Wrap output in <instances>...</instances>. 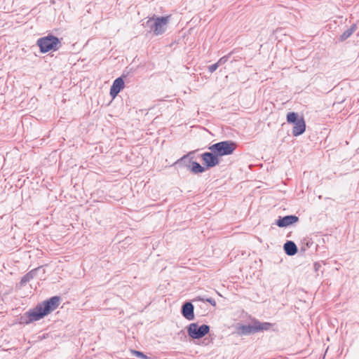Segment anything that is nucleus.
I'll use <instances>...</instances> for the list:
<instances>
[{
    "mask_svg": "<svg viewBox=\"0 0 359 359\" xmlns=\"http://www.w3.org/2000/svg\"><path fill=\"white\" fill-rule=\"evenodd\" d=\"M60 297L53 296L40 304H38L33 309L29 310L20 318V323L29 324L33 321H37L55 310L60 305Z\"/></svg>",
    "mask_w": 359,
    "mask_h": 359,
    "instance_id": "1",
    "label": "nucleus"
},
{
    "mask_svg": "<svg viewBox=\"0 0 359 359\" xmlns=\"http://www.w3.org/2000/svg\"><path fill=\"white\" fill-rule=\"evenodd\" d=\"M170 15L155 17L149 18L144 26L150 33H153L156 36L163 34L167 29L168 24L170 20Z\"/></svg>",
    "mask_w": 359,
    "mask_h": 359,
    "instance_id": "2",
    "label": "nucleus"
},
{
    "mask_svg": "<svg viewBox=\"0 0 359 359\" xmlns=\"http://www.w3.org/2000/svg\"><path fill=\"white\" fill-rule=\"evenodd\" d=\"M236 143L234 142L226 140L209 146L208 149L215 153L216 155L219 157L233 154L236 150Z\"/></svg>",
    "mask_w": 359,
    "mask_h": 359,
    "instance_id": "3",
    "label": "nucleus"
},
{
    "mask_svg": "<svg viewBox=\"0 0 359 359\" xmlns=\"http://www.w3.org/2000/svg\"><path fill=\"white\" fill-rule=\"evenodd\" d=\"M252 325H243L238 328L240 334L248 335L251 333H256L260 331L269 330L272 324L268 322L261 323L257 319L252 320Z\"/></svg>",
    "mask_w": 359,
    "mask_h": 359,
    "instance_id": "4",
    "label": "nucleus"
},
{
    "mask_svg": "<svg viewBox=\"0 0 359 359\" xmlns=\"http://www.w3.org/2000/svg\"><path fill=\"white\" fill-rule=\"evenodd\" d=\"M36 44L39 46L40 51L45 53L50 50H58L61 42L57 36L48 34L46 36L39 39Z\"/></svg>",
    "mask_w": 359,
    "mask_h": 359,
    "instance_id": "5",
    "label": "nucleus"
},
{
    "mask_svg": "<svg viewBox=\"0 0 359 359\" xmlns=\"http://www.w3.org/2000/svg\"><path fill=\"white\" fill-rule=\"evenodd\" d=\"M287 121L288 123L294 125L292 135L294 137L303 134L306 130V123L304 118L299 116L296 112H289L287 114Z\"/></svg>",
    "mask_w": 359,
    "mask_h": 359,
    "instance_id": "6",
    "label": "nucleus"
},
{
    "mask_svg": "<svg viewBox=\"0 0 359 359\" xmlns=\"http://www.w3.org/2000/svg\"><path fill=\"white\" fill-rule=\"evenodd\" d=\"M188 335L194 339H198L205 336L210 332V326L208 325H198L196 323H191L187 327Z\"/></svg>",
    "mask_w": 359,
    "mask_h": 359,
    "instance_id": "7",
    "label": "nucleus"
},
{
    "mask_svg": "<svg viewBox=\"0 0 359 359\" xmlns=\"http://www.w3.org/2000/svg\"><path fill=\"white\" fill-rule=\"evenodd\" d=\"M187 156L188 155H184L177 161V163H184V165L189 168V170L194 174L202 173L205 171L206 168L201 165V164L196 161L188 160Z\"/></svg>",
    "mask_w": 359,
    "mask_h": 359,
    "instance_id": "8",
    "label": "nucleus"
},
{
    "mask_svg": "<svg viewBox=\"0 0 359 359\" xmlns=\"http://www.w3.org/2000/svg\"><path fill=\"white\" fill-rule=\"evenodd\" d=\"M201 159L203 161L204 165L206 166V169L215 167L219 165L220 162L219 158L213 151H207L201 154Z\"/></svg>",
    "mask_w": 359,
    "mask_h": 359,
    "instance_id": "9",
    "label": "nucleus"
},
{
    "mask_svg": "<svg viewBox=\"0 0 359 359\" xmlns=\"http://www.w3.org/2000/svg\"><path fill=\"white\" fill-rule=\"evenodd\" d=\"M299 221V217L296 215H286L284 217H279L276 221V224L279 227H287Z\"/></svg>",
    "mask_w": 359,
    "mask_h": 359,
    "instance_id": "10",
    "label": "nucleus"
},
{
    "mask_svg": "<svg viewBox=\"0 0 359 359\" xmlns=\"http://www.w3.org/2000/svg\"><path fill=\"white\" fill-rule=\"evenodd\" d=\"M182 315L188 320L194 319V306L190 302L184 303L181 309Z\"/></svg>",
    "mask_w": 359,
    "mask_h": 359,
    "instance_id": "11",
    "label": "nucleus"
},
{
    "mask_svg": "<svg viewBox=\"0 0 359 359\" xmlns=\"http://www.w3.org/2000/svg\"><path fill=\"white\" fill-rule=\"evenodd\" d=\"M124 86L125 83L123 76L116 79L110 88V95L112 98H115Z\"/></svg>",
    "mask_w": 359,
    "mask_h": 359,
    "instance_id": "12",
    "label": "nucleus"
},
{
    "mask_svg": "<svg viewBox=\"0 0 359 359\" xmlns=\"http://www.w3.org/2000/svg\"><path fill=\"white\" fill-rule=\"evenodd\" d=\"M283 249L286 255L293 256L298 252L296 244L292 241H287L283 245Z\"/></svg>",
    "mask_w": 359,
    "mask_h": 359,
    "instance_id": "13",
    "label": "nucleus"
},
{
    "mask_svg": "<svg viewBox=\"0 0 359 359\" xmlns=\"http://www.w3.org/2000/svg\"><path fill=\"white\" fill-rule=\"evenodd\" d=\"M39 268L34 269L31 270L29 272L27 273L25 275H24L21 280H20V285H25L28 282H29L32 279L34 278V277L36 275V272L38 271Z\"/></svg>",
    "mask_w": 359,
    "mask_h": 359,
    "instance_id": "14",
    "label": "nucleus"
},
{
    "mask_svg": "<svg viewBox=\"0 0 359 359\" xmlns=\"http://www.w3.org/2000/svg\"><path fill=\"white\" fill-rule=\"evenodd\" d=\"M357 26L355 24H353L350 28L344 31L339 36L340 41H344L349 38L356 30Z\"/></svg>",
    "mask_w": 359,
    "mask_h": 359,
    "instance_id": "15",
    "label": "nucleus"
},
{
    "mask_svg": "<svg viewBox=\"0 0 359 359\" xmlns=\"http://www.w3.org/2000/svg\"><path fill=\"white\" fill-rule=\"evenodd\" d=\"M305 241L306 243H303L300 248L301 252H305L313 243L311 240H305Z\"/></svg>",
    "mask_w": 359,
    "mask_h": 359,
    "instance_id": "16",
    "label": "nucleus"
},
{
    "mask_svg": "<svg viewBox=\"0 0 359 359\" xmlns=\"http://www.w3.org/2000/svg\"><path fill=\"white\" fill-rule=\"evenodd\" d=\"M194 300L195 301L207 302L212 306L216 305V302L215 301V299H213L212 298H210H210H203L201 297H197Z\"/></svg>",
    "mask_w": 359,
    "mask_h": 359,
    "instance_id": "17",
    "label": "nucleus"
},
{
    "mask_svg": "<svg viewBox=\"0 0 359 359\" xmlns=\"http://www.w3.org/2000/svg\"><path fill=\"white\" fill-rule=\"evenodd\" d=\"M232 52L229 53L228 55H224L223 57H222L217 62V63L218 64L219 66H221V65H224L229 59L230 57V55H231Z\"/></svg>",
    "mask_w": 359,
    "mask_h": 359,
    "instance_id": "18",
    "label": "nucleus"
},
{
    "mask_svg": "<svg viewBox=\"0 0 359 359\" xmlns=\"http://www.w3.org/2000/svg\"><path fill=\"white\" fill-rule=\"evenodd\" d=\"M132 353L133 355H135L137 358H141L142 359H149V358L141 351L132 350Z\"/></svg>",
    "mask_w": 359,
    "mask_h": 359,
    "instance_id": "19",
    "label": "nucleus"
},
{
    "mask_svg": "<svg viewBox=\"0 0 359 359\" xmlns=\"http://www.w3.org/2000/svg\"><path fill=\"white\" fill-rule=\"evenodd\" d=\"M219 66L218 65V64L216 62L213 65H211L210 66L208 67V71L210 73H212L214 72L215 71H216V69L219 67Z\"/></svg>",
    "mask_w": 359,
    "mask_h": 359,
    "instance_id": "20",
    "label": "nucleus"
},
{
    "mask_svg": "<svg viewBox=\"0 0 359 359\" xmlns=\"http://www.w3.org/2000/svg\"><path fill=\"white\" fill-rule=\"evenodd\" d=\"M320 266V264H318V263H315V264H314V268H315L316 271L318 270V268H319Z\"/></svg>",
    "mask_w": 359,
    "mask_h": 359,
    "instance_id": "21",
    "label": "nucleus"
}]
</instances>
